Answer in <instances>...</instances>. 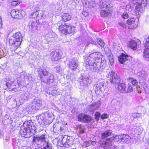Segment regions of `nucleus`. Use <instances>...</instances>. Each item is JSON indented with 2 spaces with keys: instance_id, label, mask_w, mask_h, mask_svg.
I'll list each match as a JSON object with an SVG mask.
<instances>
[{
  "instance_id": "7",
  "label": "nucleus",
  "mask_w": 149,
  "mask_h": 149,
  "mask_svg": "<svg viewBox=\"0 0 149 149\" xmlns=\"http://www.w3.org/2000/svg\"><path fill=\"white\" fill-rule=\"evenodd\" d=\"M120 135H116L108 138L104 143H102L101 146L104 149H107L111 148L113 141L115 142L119 141L120 139Z\"/></svg>"
},
{
  "instance_id": "15",
  "label": "nucleus",
  "mask_w": 149,
  "mask_h": 149,
  "mask_svg": "<svg viewBox=\"0 0 149 149\" xmlns=\"http://www.w3.org/2000/svg\"><path fill=\"white\" fill-rule=\"evenodd\" d=\"M62 54L61 51L58 49H57L52 52L50 56L52 61H57L61 59Z\"/></svg>"
},
{
  "instance_id": "33",
  "label": "nucleus",
  "mask_w": 149,
  "mask_h": 149,
  "mask_svg": "<svg viewBox=\"0 0 149 149\" xmlns=\"http://www.w3.org/2000/svg\"><path fill=\"white\" fill-rule=\"evenodd\" d=\"M37 23L36 22L30 21L29 24V27L30 30H32L34 28H36Z\"/></svg>"
},
{
  "instance_id": "55",
  "label": "nucleus",
  "mask_w": 149,
  "mask_h": 149,
  "mask_svg": "<svg viewBox=\"0 0 149 149\" xmlns=\"http://www.w3.org/2000/svg\"><path fill=\"white\" fill-rule=\"evenodd\" d=\"M1 33H0V37L1 36Z\"/></svg>"
},
{
  "instance_id": "17",
  "label": "nucleus",
  "mask_w": 149,
  "mask_h": 149,
  "mask_svg": "<svg viewBox=\"0 0 149 149\" xmlns=\"http://www.w3.org/2000/svg\"><path fill=\"white\" fill-rule=\"evenodd\" d=\"M79 80L80 85L82 86H86L91 82L88 77L86 76H81Z\"/></svg>"
},
{
  "instance_id": "39",
  "label": "nucleus",
  "mask_w": 149,
  "mask_h": 149,
  "mask_svg": "<svg viewBox=\"0 0 149 149\" xmlns=\"http://www.w3.org/2000/svg\"><path fill=\"white\" fill-rule=\"evenodd\" d=\"M39 12L38 11L34 12V13H33L31 14V17L32 18H35L37 17H38L39 15Z\"/></svg>"
},
{
  "instance_id": "56",
  "label": "nucleus",
  "mask_w": 149,
  "mask_h": 149,
  "mask_svg": "<svg viewBox=\"0 0 149 149\" xmlns=\"http://www.w3.org/2000/svg\"><path fill=\"white\" fill-rule=\"evenodd\" d=\"M136 115H138V114H139V113H136Z\"/></svg>"
},
{
  "instance_id": "53",
  "label": "nucleus",
  "mask_w": 149,
  "mask_h": 149,
  "mask_svg": "<svg viewBox=\"0 0 149 149\" xmlns=\"http://www.w3.org/2000/svg\"><path fill=\"white\" fill-rule=\"evenodd\" d=\"M46 92L47 93L49 94L52 95V91H47V92Z\"/></svg>"
},
{
  "instance_id": "2",
  "label": "nucleus",
  "mask_w": 149,
  "mask_h": 149,
  "mask_svg": "<svg viewBox=\"0 0 149 149\" xmlns=\"http://www.w3.org/2000/svg\"><path fill=\"white\" fill-rule=\"evenodd\" d=\"M32 141L33 143L41 146L43 145V149H52L51 144L46 141V136L44 134H42L40 136H33Z\"/></svg>"
},
{
  "instance_id": "46",
  "label": "nucleus",
  "mask_w": 149,
  "mask_h": 149,
  "mask_svg": "<svg viewBox=\"0 0 149 149\" xmlns=\"http://www.w3.org/2000/svg\"><path fill=\"white\" fill-rule=\"evenodd\" d=\"M108 117L109 115L106 113H104L101 116V118L102 119L107 118Z\"/></svg>"
},
{
  "instance_id": "49",
  "label": "nucleus",
  "mask_w": 149,
  "mask_h": 149,
  "mask_svg": "<svg viewBox=\"0 0 149 149\" xmlns=\"http://www.w3.org/2000/svg\"><path fill=\"white\" fill-rule=\"evenodd\" d=\"M118 24L120 26H121L123 28H126V25L125 24H124L123 22H119V23Z\"/></svg>"
},
{
  "instance_id": "21",
  "label": "nucleus",
  "mask_w": 149,
  "mask_h": 149,
  "mask_svg": "<svg viewBox=\"0 0 149 149\" xmlns=\"http://www.w3.org/2000/svg\"><path fill=\"white\" fill-rule=\"evenodd\" d=\"M83 3L86 7L93 8L95 5V2L92 0H84Z\"/></svg>"
},
{
  "instance_id": "14",
  "label": "nucleus",
  "mask_w": 149,
  "mask_h": 149,
  "mask_svg": "<svg viewBox=\"0 0 149 149\" xmlns=\"http://www.w3.org/2000/svg\"><path fill=\"white\" fill-rule=\"evenodd\" d=\"M128 45L133 50H136L137 48H139V46L141 44L140 41L138 39L135 40H131L130 41L128 42Z\"/></svg>"
},
{
  "instance_id": "26",
  "label": "nucleus",
  "mask_w": 149,
  "mask_h": 149,
  "mask_svg": "<svg viewBox=\"0 0 149 149\" xmlns=\"http://www.w3.org/2000/svg\"><path fill=\"white\" fill-rule=\"evenodd\" d=\"M138 76L140 78L145 79L147 77V72L145 71H141L138 72L137 73Z\"/></svg>"
},
{
  "instance_id": "9",
  "label": "nucleus",
  "mask_w": 149,
  "mask_h": 149,
  "mask_svg": "<svg viewBox=\"0 0 149 149\" xmlns=\"http://www.w3.org/2000/svg\"><path fill=\"white\" fill-rule=\"evenodd\" d=\"M117 88L120 92L124 93H130L133 91L132 87L130 84L127 86H126L125 84L123 83L118 84Z\"/></svg>"
},
{
  "instance_id": "35",
  "label": "nucleus",
  "mask_w": 149,
  "mask_h": 149,
  "mask_svg": "<svg viewBox=\"0 0 149 149\" xmlns=\"http://www.w3.org/2000/svg\"><path fill=\"white\" fill-rule=\"evenodd\" d=\"M88 39L89 40V42L88 43L87 46H88L90 44H92L94 45V46L96 47V48H97V49L98 48V46L95 45L96 44V42L94 41L93 39L91 37H89Z\"/></svg>"
},
{
  "instance_id": "13",
  "label": "nucleus",
  "mask_w": 149,
  "mask_h": 149,
  "mask_svg": "<svg viewBox=\"0 0 149 149\" xmlns=\"http://www.w3.org/2000/svg\"><path fill=\"white\" fill-rule=\"evenodd\" d=\"M110 81L112 84H117L118 86V84H120V79L115 71H112L111 72L110 75Z\"/></svg>"
},
{
  "instance_id": "32",
  "label": "nucleus",
  "mask_w": 149,
  "mask_h": 149,
  "mask_svg": "<svg viewBox=\"0 0 149 149\" xmlns=\"http://www.w3.org/2000/svg\"><path fill=\"white\" fill-rule=\"evenodd\" d=\"M143 57L147 60H149V48L145 49L143 52Z\"/></svg>"
},
{
  "instance_id": "37",
  "label": "nucleus",
  "mask_w": 149,
  "mask_h": 149,
  "mask_svg": "<svg viewBox=\"0 0 149 149\" xmlns=\"http://www.w3.org/2000/svg\"><path fill=\"white\" fill-rule=\"evenodd\" d=\"M45 116L43 113L39 115L38 117V120L39 122L40 121V120L44 122L45 120Z\"/></svg>"
},
{
  "instance_id": "19",
  "label": "nucleus",
  "mask_w": 149,
  "mask_h": 149,
  "mask_svg": "<svg viewBox=\"0 0 149 149\" xmlns=\"http://www.w3.org/2000/svg\"><path fill=\"white\" fill-rule=\"evenodd\" d=\"M127 24L128 25H130L128 26V29H133L137 26V23L135 22V19L134 18H131L129 19L127 21Z\"/></svg>"
},
{
  "instance_id": "42",
  "label": "nucleus",
  "mask_w": 149,
  "mask_h": 149,
  "mask_svg": "<svg viewBox=\"0 0 149 149\" xmlns=\"http://www.w3.org/2000/svg\"><path fill=\"white\" fill-rule=\"evenodd\" d=\"M145 46L146 48H149V36L146 38L145 42Z\"/></svg>"
},
{
  "instance_id": "1",
  "label": "nucleus",
  "mask_w": 149,
  "mask_h": 149,
  "mask_svg": "<svg viewBox=\"0 0 149 149\" xmlns=\"http://www.w3.org/2000/svg\"><path fill=\"white\" fill-rule=\"evenodd\" d=\"M101 54L99 52H94L90 54L87 58L86 63L91 66L93 72L99 73L102 71L106 66L105 60H102Z\"/></svg>"
},
{
  "instance_id": "36",
  "label": "nucleus",
  "mask_w": 149,
  "mask_h": 149,
  "mask_svg": "<svg viewBox=\"0 0 149 149\" xmlns=\"http://www.w3.org/2000/svg\"><path fill=\"white\" fill-rule=\"evenodd\" d=\"M77 128L79 129L81 133L84 132V127L83 125H78L77 126Z\"/></svg>"
},
{
  "instance_id": "51",
  "label": "nucleus",
  "mask_w": 149,
  "mask_h": 149,
  "mask_svg": "<svg viewBox=\"0 0 149 149\" xmlns=\"http://www.w3.org/2000/svg\"><path fill=\"white\" fill-rule=\"evenodd\" d=\"M109 61L110 63V64L111 65H112L113 64V58L110 57L109 58Z\"/></svg>"
},
{
  "instance_id": "12",
  "label": "nucleus",
  "mask_w": 149,
  "mask_h": 149,
  "mask_svg": "<svg viewBox=\"0 0 149 149\" xmlns=\"http://www.w3.org/2000/svg\"><path fill=\"white\" fill-rule=\"evenodd\" d=\"M99 6L100 9H105L107 10H109L111 8V6L109 0H101Z\"/></svg>"
},
{
  "instance_id": "57",
  "label": "nucleus",
  "mask_w": 149,
  "mask_h": 149,
  "mask_svg": "<svg viewBox=\"0 0 149 149\" xmlns=\"http://www.w3.org/2000/svg\"><path fill=\"white\" fill-rule=\"evenodd\" d=\"M43 15V14L42 13V16H42V15Z\"/></svg>"
},
{
  "instance_id": "47",
  "label": "nucleus",
  "mask_w": 149,
  "mask_h": 149,
  "mask_svg": "<svg viewBox=\"0 0 149 149\" xmlns=\"http://www.w3.org/2000/svg\"><path fill=\"white\" fill-rule=\"evenodd\" d=\"M146 93H148L149 91V83L147 84L146 87L144 89Z\"/></svg>"
},
{
  "instance_id": "18",
  "label": "nucleus",
  "mask_w": 149,
  "mask_h": 149,
  "mask_svg": "<svg viewBox=\"0 0 149 149\" xmlns=\"http://www.w3.org/2000/svg\"><path fill=\"white\" fill-rule=\"evenodd\" d=\"M147 0H145V1L144 0H141L142 2L141 3H138L135 6L136 13H137V12L138 14L140 15L141 13L143 12L144 9L143 6H145V5L143 4V2H144L145 3L146 2H147Z\"/></svg>"
},
{
  "instance_id": "3",
  "label": "nucleus",
  "mask_w": 149,
  "mask_h": 149,
  "mask_svg": "<svg viewBox=\"0 0 149 149\" xmlns=\"http://www.w3.org/2000/svg\"><path fill=\"white\" fill-rule=\"evenodd\" d=\"M39 75L41 81L47 84L52 82L54 78L53 75L45 69L39 71Z\"/></svg>"
},
{
  "instance_id": "16",
  "label": "nucleus",
  "mask_w": 149,
  "mask_h": 149,
  "mask_svg": "<svg viewBox=\"0 0 149 149\" xmlns=\"http://www.w3.org/2000/svg\"><path fill=\"white\" fill-rule=\"evenodd\" d=\"M77 119L79 121L85 123H88L91 121V117L84 114H80L78 115Z\"/></svg>"
},
{
  "instance_id": "54",
  "label": "nucleus",
  "mask_w": 149,
  "mask_h": 149,
  "mask_svg": "<svg viewBox=\"0 0 149 149\" xmlns=\"http://www.w3.org/2000/svg\"><path fill=\"white\" fill-rule=\"evenodd\" d=\"M2 23L1 22V19H0V28H1L2 27Z\"/></svg>"
},
{
  "instance_id": "50",
  "label": "nucleus",
  "mask_w": 149,
  "mask_h": 149,
  "mask_svg": "<svg viewBox=\"0 0 149 149\" xmlns=\"http://www.w3.org/2000/svg\"><path fill=\"white\" fill-rule=\"evenodd\" d=\"M140 83L141 85L143 86V88L144 89L146 87L147 84L146 82H141Z\"/></svg>"
},
{
  "instance_id": "29",
  "label": "nucleus",
  "mask_w": 149,
  "mask_h": 149,
  "mask_svg": "<svg viewBox=\"0 0 149 149\" xmlns=\"http://www.w3.org/2000/svg\"><path fill=\"white\" fill-rule=\"evenodd\" d=\"M102 9V10L100 12V15L102 17H106L110 15L111 13L108 11L109 10H107L105 9Z\"/></svg>"
},
{
  "instance_id": "38",
  "label": "nucleus",
  "mask_w": 149,
  "mask_h": 149,
  "mask_svg": "<svg viewBox=\"0 0 149 149\" xmlns=\"http://www.w3.org/2000/svg\"><path fill=\"white\" fill-rule=\"evenodd\" d=\"M129 82L132 84V85H135L137 83V82L136 80L134 79L133 78H130L129 79Z\"/></svg>"
},
{
  "instance_id": "24",
  "label": "nucleus",
  "mask_w": 149,
  "mask_h": 149,
  "mask_svg": "<svg viewBox=\"0 0 149 149\" xmlns=\"http://www.w3.org/2000/svg\"><path fill=\"white\" fill-rule=\"evenodd\" d=\"M70 67L72 70H75L78 66V63L76 62L75 58H72L71 61L69 63Z\"/></svg>"
},
{
  "instance_id": "6",
  "label": "nucleus",
  "mask_w": 149,
  "mask_h": 149,
  "mask_svg": "<svg viewBox=\"0 0 149 149\" xmlns=\"http://www.w3.org/2000/svg\"><path fill=\"white\" fill-rule=\"evenodd\" d=\"M23 125V127H22L19 132L23 137H26V136L28 133L32 132L31 130H34L33 128L34 127L33 124L31 120L25 122Z\"/></svg>"
},
{
  "instance_id": "45",
  "label": "nucleus",
  "mask_w": 149,
  "mask_h": 149,
  "mask_svg": "<svg viewBox=\"0 0 149 149\" xmlns=\"http://www.w3.org/2000/svg\"><path fill=\"white\" fill-rule=\"evenodd\" d=\"M122 17L124 19H126L129 17V15L127 13L125 12L122 14Z\"/></svg>"
},
{
  "instance_id": "41",
  "label": "nucleus",
  "mask_w": 149,
  "mask_h": 149,
  "mask_svg": "<svg viewBox=\"0 0 149 149\" xmlns=\"http://www.w3.org/2000/svg\"><path fill=\"white\" fill-rule=\"evenodd\" d=\"M20 3L19 1H13L11 2V5L13 6H16L19 5Z\"/></svg>"
},
{
  "instance_id": "25",
  "label": "nucleus",
  "mask_w": 149,
  "mask_h": 149,
  "mask_svg": "<svg viewBox=\"0 0 149 149\" xmlns=\"http://www.w3.org/2000/svg\"><path fill=\"white\" fill-rule=\"evenodd\" d=\"M129 56L127 55L122 54L118 58L119 61L121 63H123L124 62L128 60Z\"/></svg>"
},
{
  "instance_id": "52",
  "label": "nucleus",
  "mask_w": 149,
  "mask_h": 149,
  "mask_svg": "<svg viewBox=\"0 0 149 149\" xmlns=\"http://www.w3.org/2000/svg\"><path fill=\"white\" fill-rule=\"evenodd\" d=\"M129 7L130 8L131 7L130 6V5H128V6H127V7H126V8L127 10V8H128ZM128 10L130 11H132V8H130V9H128Z\"/></svg>"
},
{
  "instance_id": "43",
  "label": "nucleus",
  "mask_w": 149,
  "mask_h": 149,
  "mask_svg": "<svg viewBox=\"0 0 149 149\" xmlns=\"http://www.w3.org/2000/svg\"><path fill=\"white\" fill-rule=\"evenodd\" d=\"M100 116V114L99 112H96L95 114V119L97 121L99 119V118Z\"/></svg>"
},
{
  "instance_id": "10",
  "label": "nucleus",
  "mask_w": 149,
  "mask_h": 149,
  "mask_svg": "<svg viewBox=\"0 0 149 149\" xmlns=\"http://www.w3.org/2000/svg\"><path fill=\"white\" fill-rule=\"evenodd\" d=\"M10 14L12 17L17 19H20L25 16V13L23 10H16L13 9L11 11Z\"/></svg>"
},
{
  "instance_id": "28",
  "label": "nucleus",
  "mask_w": 149,
  "mask_h": 149,
  "mask_svg": "<svg viewBox=\"0 0 149 149\" xmlns=\"http://www.w3.org/2000/svg\"><path fill=\"white\" fill-rule=\"evenodd\" d=\"M112 134V131L111 130H107L105 131L102 134L101 138L102 139H104L111 136Z\"/></svg>"
},
{
  "instance_id": "31",
  "label": "nucleus",
  "mask_w": 149,
  "mask_h": 149,
  "mask_svg": "<svg viewBox=\"0 0 149 149\" xmlns=\"http://www.w3.org/2000/svg\"><path fill=\"white\" fill-rule=\"evenodd\" d=\"M6 85L7 88H8V89H9L10 91L11 90L15 91V90L16 89L15 88V86L14 84H11L9 83L8 82H7L6 81Z\"/></svg>"
},
{
  "instance_id": "4",
  "label": "nucleus",
  "mask_w": 149,
  "mask_h": 149,
  "mask_svg": "<svg viewBox=\"0 0 149 149\" xmlns=\"http://www.w3.org/2000/svg\"><path fill=\"white\" fill-rule=\"evenodd\" d=\"M24 36L19 32H17L11 36L9 40V43L14 45V47L17 49L21 45Z\"/></svg>"
},
{
  "instance_id": "48",
  "label": "nucleus",
  "mask_w": 149,
  "mask_h": 149,
  "mask_svg": "<svg viewBox=\"0 0 149 149\" xmlns=\"http://www.w3.org/2000/svg\"><path fill=\"white\" fill-rule=\"evenodd\" d=\"M56 70L57 72H60L62 71V68L61 66H58L56 68Z\"/></svg>"
},
{
  "instance_id": "27",
  "label": "nucleus",
  "mask_w": 149,
  "mask_h": 149,
  "mask_svg": "<svg viewBox=\"0 0 149 149\" xmlns=\"http://www.w3.org/2000/svg\"><path fill=\"white\" fill-rule=\"evenodd\" d=\"M62 18L63 21L66 22L71 20L72 17L68 13H64L62 15Z\"/></svg>"
},
{
  "instance_id": "5",
  "label": "nucleus",
  "mask_w": 149,
  "mask_h": 149,
  "mask_svg": "<svg viewBox=\"0 0 149 149\" xmlns=\"http://www.w3.org/2000/svg\"><path fill=\"white\" fill-rule=\"evenodd\" d=\"M46 103L45 101H42L41 99L38 98L34 99L32 103L29 107V111L35 112L40 108V107L45 106Z\"/></svg>"
},
{
  "instance_id": "40",
  "label": "nucleus",
  "mask_w": 149,
  "mask_h": 149,
  "mask_svg": "<svg viewBox=\"0 0 149 149\" xmlns=\"http://www.w3.org/2000/svg\"><path fill=\"white\" fill-rule=\"evenodd\" d=\"M97 42L98 44L101 47H103L104 45V43L102 40L99 39L97 40Z\"/></svg>"
},
{
  "instance_id": "23",
  "label": "nucleus",
  "mask_w": 149,
  "mask_h": 149,
  "mask_svg": "<svg viewBox=\"0 0 149 149\" xmlns=\"http://www.w3.org/2000/svg\"><path fill=\"white\" fill-rule=\"evenodd\" d=\"M101 104L100 101L98 100L96 102L92 103L90 105V108L92 111L97 109L99 108Z\"/></svg>"
},
{
  "instance_id": "34",
  "label": "nucleus",
  "mask_w": 149,
  "mask_h": 149,
  "mask_svg": "<svg viewBox=\"0 0 149 149\" xmlns=\"http://www.w3.org/2000/svg\"><path fill=\"white\" fill-rule=\"evenodd\" d=\"M95 143L94 141H88L84 142L83 144V146L85 147H88L90 146L93 145Z\"/></svg>"
},
{
  "instance_id": "58",
  "label": "nucleus",
  "mask_w": 149,
  "mask_h": 149,
  "mask_svg": "<svg viewBox=\"0 0 149 149\" xmlns=\"http://www.w3.org/2000/svg\"><path fill=\"white\" fill-rule=\"evenodd\" d=\"M148 144L149 145V141L148 142Z\"/></svg>"
},
{
  "instance_id": "8",
  "label": "nucleus",
  "mask_w": 149,
  "mask_h": 149,
  "mask_svg": "<svg viewBox=\"0 0 149 149\" xmlns=\"http://www.w3.org/2000/svg\"><path fill=\"white\" fill-rule=\"evenodd\" d=\"M58 26V30L63 34H67L70 33L72 31V27L69 25H67L65 23L61 24L60 23H57Z\"/></svg>"
},
{
  "instance_id": "30",
  "label": "nucleus",
  "mask_w": 149,
  "mask_h": 149,
  "mask_svg": "<svg viewBox=\"0 0 149 149\" xmlns=\"http://www.w3.org/2000/svg\"><path fill=\"white\" fill-rule=\"evenodd\" d=\"M120 139L121 140H124V141L126 143H129L130 140V138L128 135H120Z\"/></svg>"
},
{
  "instance_id": "22",
  "label": "nucleus",
  "mask_w": 149,
  "mask_h": 149,
  "mask_svg": "<svg viewBox=\"0 0 149 149\" xmlns=\"http://www.w3.org/2000/svg\"><path fill=\"white\" fill-rule=\"evenodd\" d=\"M21 78L22 79H23V80L25 81H32V77L29 75L27 74L26 73L24 72H22L20 75Z\"/></svg>"
},
{
  "instance_id": "11",
  "label": "nucleus",
  "mask_w": 149,
  "mask_h": 149,
  "mask_svg": "<svg viewBox=\"0 0 149 149\" xmlns=\"http://www.w3.org/2000/svg\"><path fill=\"white\" fill-rule=\"evenodd\" d=\"M73 140L72 138L70 136H66L63 137L61 140V142L62 144L65 146V147H70L73 144Z\"/></svg>"
},
{
  "instance_id": "20",
  "label": "nucleus",
  "mask_w": 149,
  "mask_h": 149,
  "mask_svg": "<svg viewBox=\"0 0 149 149\" xmlns=\"http://www.w3.org/2000/svg\"><path fill=\"white\" fill-rule=\"evenodd\" d=\"M104 84L105 81H98L97 82V84L94 87L95 91H96L98 90L101 91L104 90L105 87Z\"/></svg>"
},
{
  "instance_id": "44",
  "label": "nucleus",
  "mask_w": 149,
  "mask_h": 149,
  "mask_svg": "<svg viewBox=\"0 0 149 149\" xmlns=\"http://www.w3.org/2000/svg\"><path fill=\"white\" fill-rule=\"evenodd\" d=\"M6 81L8 82L9 83L11 84H13L15 81L13 78H9L6 80Z\"/></svg>"
}]
</instances>
